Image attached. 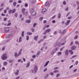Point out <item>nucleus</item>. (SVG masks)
<instances>
[{
    "label": "nucleus",
    "instance_id": "obj_1",
    "mask_svg": "<svg viewBox=\"0 0 79 79\" xmlns=\"http://www.w3.org/2000/svg\"><path fill=\"white\" fill-rule=\"evenodd\" d=\"M7 58H8V56H7V54H6V53L3 54L1 57L2 59L3 60H6Z\"/></svg>",
    "mask_w": 79,
    "mask_h": 79
},
{
    "label": "nucleus",
    "instance_id": "obj_2",
    "mask_svg": "<svg viewBox=\"0 0 79 79\" xmlns=\"http://www.w3.org/2000/svg\"><path fill=\"white\" fill-rule=\"evenodd\" d=\"M22 13L23 15H26L28 13V12L27 11L26 12H25V11H26V9L25 8H23L22 9Z\"/></svg>",
    "mask_w": 79,
    "mask_h": 79
},
{
    "label": "nucleus",
    "instance_id": "obj_3",
    "mask_svg": "<svg viewBox=\"0 0 79 79\" xmlns=\"http://www.w3.org/2000/svg\"><path fill=\"white\" fill-rule=\"evenodd\" d=\"M9 30H10V29H9V27H6L5 28L4 32L5 33H7V32H8V31H9Z\"/></svg>",
    "mask_w": 79,
    "mask_h": 79
},
{
    "label": "nucleus",
    "instance_id": "obj_4",
    "mask_svg": "<svg viewBox=\"0 0 79 79\" xmlns=\"http://www.w3.org/2000/svg\"><path fill=\"white\" fill-rule=\"evenodd\" d=\"M65 55H67V56H68V55H69V52L68 51V50L66 49L65 50Z\"/></svg>",
    "mask_w": 79,
    "mask_h": 79
},
{
    "label": "nucleus",
    "instance_id": "obj_5",
    "mask_svg": "<svg viewBox=\"0 0 79 79\" xmlns=\"http://www.w3.org/2000/svg\"><path fill=\"white\" fill-rule=\"evenodd\" d=\"M19 69H17L16 70V71L15 72V75H16L18 76V74H19Z\"/></svg>",
    "mask_w": 79,
    "mask_h": 79
},
{
    "label": "nucleus",
    "instance_id": "obj_6",
    "mask_svg": "<svg viewBox=\"0 0 79 79\" xmlns=\"http://www.w3.org/2000/svg\"><path fill=\"white\" fill-rule=\"evenodd\" d=\"M14 56L15 57V58H18L19 56V55L18 53H17V52H15V53L14 54Z\"/></svg>",
    "mask_w": 79,
    "mask_h": 79
},
{
    "label": "nucleus",
    "instance_id": "obj_7",
    "mask_svg": "<svg viewBox=\"0 0 79 79\" xmlns=\"http://www.w3.org/2000/svg\"><path fill=\"white\" fill-rule=\"evenodd\" d=\"M12 37V35L11 34L8 35L6 37V39H9V38H10V37Z\"/></svg>",
    "mask_w": 79,
    "mask_h": 79
},
{
    "label": "nucleus",
    "instance_id": "obj_8",
    "mask_svg": "<svg viewBox=\"0 0 79 79\" xmlns=\"http://www.w3.org/2000/svg\"><path fill=\"white\" fill-rule=\"evenodd\" d=\"M47 10V9L46 8H44L42 10L41 13H43V14H44V12H45V11Z\"/></svg>",
    "mask_w": 79,
    "mask_h": 79
},
{
    "label": "nucleus",
    "instance_id": "obj_9",
    "mask_svg": "<svg viewBox=\"0 0 79 79\" xmlns=\"http://www.w3.org/2000/svg\"><path fill=\"white\" fill-rule=\"evenodd\" d=\"M38 70V67L37 66H35L34 68V71L35 72H37Z\"/></svg>",
    "mask_w": 79,
    "mask_h": 79
},
{
    "label": "nucleus",
    "instance_id": "obj_10",
    "mask_svg": "<svg viewBox=\"0 0 79 79\" xmlns=\"http://www.w3.org/2000/svg\"><path fill=\"white\" fill-rule=\"evenodd\" d=\"M38 37H39V36L38 35L35 36L34 37V40H35V41H37V40Z\"/></svg>",
    "mask_w": 79,
    "mask_h": 79
},
{
    "label": "nucleus",
    "instance_id": "obj_11",
    "mask_svg": "<svg viewBox=\"0 0 79 79\" xmlns=\"http://www.w3.org/2000/svg\"><path fill=\"white\" fill-rule=\"evenodd\" d=\"M61 42H62V39L60 38L58 40L57 42V43H58V44H59V43Z\"/></svg>",
    "mask_w": 79,
    "mask_h": 79
},
{
    "label": "nucleus",
    "instance_id": "obj_12",
    "mask_svg": "<svg viewBox=\"0 0 79 79\" xmlns=\"http://www.w3.org/2000/svg\"><path fill=\"white\" fill-rule=\"evenodd\" d=\"M49 62L50 61H48L46 63H45V64L44 66V67H46L48 64V63H49Z\"/></svg>",
    "mask_w": 79,
    "mask_h": 79
},
{
    "label": "nucleus",
    "instance_id": "obj_13",
    "mask_svg": "<svg viewBox=\"0 0 79 79\" xmlns=\"http://www.w3.org/2000/svg\"><path fill=\"white\" fill-rule=\"evenodd\" d=\"M50 31H51V30H50V29H47V30H45V32L48 33V32H49Z\"/></svg>",
    "mask_w": 79,
    "mask_h": 79
},
{
    "label": "nucleus",
    "instance_id": "obj_14",
    "mask_svg": "<svg viewBox=\"0 0 79 79\" xmlns=\"http://www.w3.org/2000/svg\"><path fill=\"white\" fill-rule=\"evenodd\" d=\"M76 47L75 46H73L72 47H71V49L72 50H74L76 49Z\"/></svg>",
    "mask_w": 79,
    "mask_h": 79
},
{
    "label": "nucleus",
    "instance_id": "obj_15",
    "mask_svg": "<svg viewBox=\"0 0 79 79\" xmlns=\"http://www.w3.org/2000/svg\"><path fill=\"white\" fill-rule=\"evenodd\" d=\"M34 11V8H31L30 10V13H32Z\"/></svg>",
    "mask_w": 79,
    "mask_h": 79
},
{
    "label": "nucleus",
    "instance_id": "obj_16",
    "mask_svg": "<svg viewBox=\"0 0 79 79\" xmlns=\"http://www.w3.org/2000/svg\"><path fill=\"white\" fill-rule=\"evenodd\" d=\"M22 37H20L19 38V43H21V42H22Z\"/></svg>",
    "mask_w": 79,
    "mask_h": 79
},
{
    "label": "nucleus",
    "instance_id": "obj_17",
    "mask_svg": "<svg viewBox=\"0 0 79 79\" xmlns=\"http://www.w3.org/2000/svg\"><path fill=\"white\" fill-rule=\"evenodd\" d=\"M36 13L35 12H33L31 13V15L32 16H35L36 15Z\"/></svg>",
    "mask_w": 79,
    "mask_h": 79
},
{
    "label": "nucleus",
    "instance_id": "obj_18",
    "mask_svg": "<svg viewBox=\"0 0 79 79\" xmlns=\"http://www.w3.org/2000/svg\"><path fill=\"white\" fill-rule=\"evenodd\" d=\"M70 21H71V20H68L67 21V23H66V26H68L69 24V23L70 22Z\"/></svg>",
    "mask_w": 79,
    "mask_h": 79
},
{
    "label": "nucleus",
    "instance_id": "obj_19",
    "mask_svg": "<svg viewBox=\"0 0 79 79\" xmlns=\"http://www.w3.org/2000/svg\"><path fill=\"white\" fill-rule=\"evenodd\" d=\"M27 35H32V33L31 32H27Z\"/></svg>",
    "mask_w": 79,
    "mask_h": 79
},
{
    "label": "nucleus",
    "instance_id": "obj_20",
    "mask_svg": "<svg viewBox=\"0 0 79 79\" xmlns=\"http://www.w3.org/2000/svg\"><path fill=\"white\" fill-rule=\"evenodd\" d=\"M61 33L62 34H65L66 33V30H64L62 31Z\"/></svg>",
    "mask_w": 79,
    "mask_h": 79
},
{
    "label": "nucleus",
    "instance_id": "obj_21",
    "mask_svg": "<svg viewBox=\"0 0 79 79\" xmlns=\"http://www.w3.org/2000/svg\"><path fill=\"white\" fill-rule=\"evenodd\" d=\"M29 65H30V62H28L26 68H28L29 67Z\"/></svg>",
    "mask_w": 79,
    "mask_h": 79
},
{
    "label": "nucleus",
    "instance_id": "obj_22",
    "mask_svg": "<svg viewBox=\"0 0 79 79\" xmlns=\"http://www.w3.org/2000/svg\"><path fill=\"white\" fill-rule=\"evenodd\" d=\"M62 54V53L61 52H58L57 53V55L58 56H60V55H61V54Z\"/></svg>",
    "mask_w": 79,
    "mask_h": 79
},
{
    "label": "nucleus",
    "instance_id": "obj_23",
    "mask_svg": "<svg viewBox=\"0 0 79 79\" xmlns=\"http://www.w3.org/2000/svg\"><path fill=\"white\" fill-rule=\"evenodd\" d=\"M49 75L48 74H46V75L44 77V79H47V78L48 77Z\"/></svg>",
    "mask_w": 79,
    "mask_h": 79
},
{
    "label": "nucleus",
    "instance_id": "obj_24",
    "mask_svg": "<svg viewBox=\"0 0 79 79\" xmlns=\"http://www.w3.org/2000/svg\"><path fill=\"white\" fill-rule=\"evenodd\" d=\"M24 31H23L22 32L21 36L22 37H24Z\"/></svg>",
    "mask_w": 79,
    "mask_h": 79
},
{
    "label": "nucleus",
    "instance_id": "obj_25",
    "mask_svg": "<svg viewBox=\"0 0 79 79\" xmlns=\"http://www.w3.org/2000/svg\"><path fill=\"white\" fill-rule=\"evenodd\" d=\"M26 22L27 23H31V20L30 19L27 20L26 21Z\"/></svg>",
    "mask_w": 79,
    "mask_h": 79
},
{
    "label": "nucleus",
    "instance_id": "obj_26",
    "mask_svg": "<svg viewBox=\"0 0 79 79\" xmlns=\"http://www.w3.org/2000/svg\"><path fill=\"white\" fill-rule=\"evenodd\" d=\"M27 40H29V36L27 35L26 36Z\"/></svg>",
    "mask_w": 79,
    "mask_h": 79
},
{
    "label": "nucleus",
    "instance_id": "obj_27",
    "mask_svg": "<svg viewBox=\"0 0 79 79\" xmlns=\"http://www.w3.org/2000/svg\"><path fill=\"white\" fill-rule=\"evenodd\" d=\"M61 14L59 13L58 15V18L59 19H60L61 18Z\"/></svg>",
    "mask_w": 79,
    "mask_h": 79
},
{
    "label": "nucleus",
    "instance_id": "obj_28",
    "mask_svg": "<svg viewBox=\"0 0 79 79\" xmlns=\"http://www.w3.org/2000/svg\"><path fill=\"white\" fill-rule=\"evenodd\" d=\"M55 52V51H54V50H53V51L51 52V55H53Z\"/></svg>",
    "mask_w": 79,
    "mask_h": 79
},
{
    "label": "nucleus",
    "instance_id": "obj_29",
    "mask_svg": "<svg viewBox=\"0 0 79 79\" xmlns=\"http://www.w3.org/2000/svg\"><path fill=\"white\" fill-rule=\"evenodd\" d=\"M12 13V10L10 9L9 10L8 13L9 14H11V13Z\"/></svg>",
    "mask_w": 79,
    "mask_h": 79
},
{
    "label": "nucleus",
    "instance_id": "obj_30",
    "mask_svg": "<svg viewBox=\"0 0 79 79\" xmlns=\"http://www.w3.org/2000/svg\"><path fill=\"white\" fill-rule=\"evenodd\" d=\"M7 64H8V63L7 62H4L3 63V64L4 65H5V66H6V65H7Z\"/></svg>",
    "mask_w": 79,
    "mask_h": 79
},
{
    "label": "nucleus",
    "instance_id": "obj_31",
    "mask_svg": "<svg viewBox=\"0 0 79 79\" xmlns=\"http://www.w3.org/2000/svg\"><path fill=\"white\" fill-rule=\"evenodd\" d=\"M43 18H44V17H41L39 18V19L41 21H42V20H43Z\"/></svg>",
    "mask_w": 79,
    "mask_h": 79
},
{
    "label": "nucleus",
    "instance_id": "obj_32",
    "mask_svg": "<svg viewBox=\"0 0 79 79\" xmlns=\"http://www.w3.org/2000/svg\"><path fill=\"white\" fill-rule=\"evenodd\" d=\"M60 73H58L56 75V77L57 78H58V77H60Z\"/></svg>",
    "mask_w": 79,
    "mask_h": 79
},
{
    "label": "nucleus",
    "instance_id": "obj_33",
    "mask_svg": "<svg viewBox=\"0 0 79 79\" xmlns=\"http://www.w3.org/2000/svg\"><path fill=\"white\" fill-rule=\"evenodd\" d=\"M15 11H16V9H14L13 10H12V14L15 13Z\"/></svg>",
    "mask_w": 79,
    "mask_h": 79
},
{
    "label": "nucleus",
    "instance_id": "obj_34",
    "mask_svg": "<svg viewBox=\"0 0 79 79\" xmlns=\"http://www.w3.org/2000/svg\"><path fill=\"white\" fill-rule=\"evenodd\" d=\"M69 52H70L71 55H73V52L72 50H69Z\"/></svg>",
    "mask_w": 79,
    "mask_h": 79
},
{
    "label": "nucleus",
    "instance_id": "obj_35",
    "mask_svg": "<svg viewBox=\"0 0 79 79\" xmlns=\"http://www.w3.org/2000/svg\"><path fill=\"white\" fill-rule=\"evenodd\" d=\"M75 44L76 45H79V42H78L77 41H75Z\"/></svg>",
    "mask_w": 79,
    "mask_h": 79
},
{
    "label": "nucleus",
    "instance_id": "obj_36",
    "mask_svg": "<svg viewBox=\"0 0 79 79\" xmlns=\"http://www.w3.org/2000/svg\"><path fill=\"white\" fill-rule=\"evenodd\" d=\"M13 5L14 6H15L16 5V2H14Z\"/></svg>",
    "mask_w": 79,
    "mask_h": 79
},
{
    "label": "nucleus",
    "instance_id": "obj_37",
    "mask_svg": "<svg viewBox=\"0 0 79 79\" xmlns=\"http://www.w3.org/2000/svg\"><path fill=\"white\" fill-rule=\"evenodd\" d=\"M47 70H48L47 68H45L43 70V72H46V71H47Z\"/></svg>",
    "mask_w": 79,
    "mask_h": 79
},
{
    "label": "nucleus",
    "instance_id": "obj_38",
    "mask_svg": "<svg viewBox=\"0 0 79 79\" xmlns=\"http://www.w3.org/2000/svg\"><path fill=\"white\" fill-rule=\"evenodd\" d=\"M58 43H57V42L56 43V44H55L54 45V47H56L57 46V45H58Z\"/></svg>",
    "mask_w": 79,
    "mask_h": 79
},
{
    "label": "nucleus",
    "instance_id": "obj_39",
    "mask_svg": "<svg viewBox=\"0 0 79 79\" xmlns=\"http://www.w3.org/2000/svg\"><path fill=\"white\" fill-rule=\"evenodd\" d=\"M14 61V60H11L9 61V63H10L13 62Z\"/></svg>",
    "mask_w": 79,
    "mask_h": 79
},
{
    "label": "nucleus",
    "instance_id": "obj_40",
    "mask_svg": "<svg viewBox=\"0 0 79 79\" xmlns=\"http://www.w3.org/2000/svg\"><path fill=\"white\" fill-rule=\"evenodd\" d=\"M35 2H36V0H33L31 3L33 4H34V3H35Z\"/></svg>",
    "mask_w": 79,
    "mask_h": 79
},
{
    "label": "nucleus",
    "instance_id": "obj_41",
    "mask_svg": "<svg viewBox=\"0 0 79 79\" xmlns=\"http://www.w3.org/2000/svg\"><path fill=\"white\" fill-rule=\"evenodd\" d=\"M53 72L54 73H59V71L58 70H56L54 71Z\"/></svg>",
    "mask_w": 79,
    "mask_h": 79
},
{
    "label": "nucleus",
    "instance_id": "obj_42",
    "mask_svg": "<svg viewBox=\"0 0 79 79\" xmlns=\"http://www.w3.org/2000/svg\"><path fill=\"white\" fill-rule=\"evenodd\" d=\"M45 6H47L48 5V2H46L45 4Z\"/></svg>",
    "mask_w": 79,
    "mask_h": 79
},
{
    "label": "nucleus",
    "instance_id": "obj_43",
    "mask_svg": "<svg viewBox=\"0 0 79 79\" xmlns=\"http://www.w3.org/2000/svg\"><path fill=\"white\" fill-rule=\"evenodd\" d=\"M63 4L64 5H65L66 4V2L65 1H64L63 2Z\"/></svg>",
    "mask_w": 79,
    "mask_h": 79
},
{
    "label": "nucleus",
    "instance_id": "obj_44",
    "mask_svg": "<svg viewBox=\"0 0 79 79\" xmlns=\"http://www.w3.org/2000/svg\"><path fill=\"white\" fill-rule=\"evenodd\" d=\"M78 63H79V62L77 61H76L75 62V64L76 65H77V64H78Z\"/></svg>",
    "mask_w": 79,
    "mask_h": 79
},
{
    "label": "nucleus",
    "instance_id": "obj_45",
    "mask_svg": "<svg viewBox=\"0 0 79 79\" xmlns=\"http://www.w3.org/2000/svg\"><path fill=\"white\" fill-rule=\"evenodd\" d=\"M77 37H78V35H77L74 37V39H75V40H76V39H77Z\"/></svg>",
    "mask_w": 79,
    "mask_h": 79
},
{
    "label": "nucleus",
    "instance_id": "obj_46",
    "mask_svg": "<svg viewBox=\"0 0 79 79\" xmlns=\"http://www.w3.org/2000/svg\"><path fill=\"white\" fill-rule=\"evenodd\" d=\"M11 23H8V24L7 25V26H11Z\"/></svg>",
    "mask_w": 79,
    "mask_h": 79
},
{
    "label": "nucleus",
    "instance_id": "obj_47",
    "mask_svg": "<svg viewBox=\"0 0 79 79\" xmlns=\"http://www.w3.org/2000/svg\"><path fill=\"white\" fill-rule=\"evenodd\" d=\"M6 12H7V10H6V9L4 10V13H5V14H6Z\"/></svg>",
    "mask_w": 79,
    "mask_h": 79
},
{
    "label": "nucleus",
    "instance_id": "obj_48",
    "mask_svg": "<svg viewBox=\"0 0 79 79\" xmlns=\"http://www.w3.org/2000/svg\"><path fill=\"white\" fill-rule=\"evenodd\" d=\"M37 25V23H34L33 24V27H35V26Z\"/></svg>",
    "mask_w": 79,
    "mask_h": 79
},
{
    "label": "nucleus",
    "instance_id": "obj_49",
    "mask_svg": "<svg viewBox=\"0 0 79 79\" xmlns=\"http://www.w3.org/2000/svg\"><path fill=\"white\" fill-rule=\"evenodd\" d=\"M40 51H39L37 53V55H40Z\"/></svg>",
    "mask_w": 79,
    "mask_h": 79
},
{
    "label": "nucleus",
    "instance_id": "obj_50",
    "mask_svg": "<svg viewBox=\"0 0 79 79\" xmlns=\"http://www.w3.org/2000/svg\"><path fill=\"white\" fill-rule=\"evenodd\" d=\"M32 57L33 58H35V57H36V56H35V55H34L32 56Z\"/></svg>",
    "mask_w": 79,
    "mask_h": 79
},
{
    "label": "nucleus",
    "instance_id": "obj_51",
    "mask_svg": "<svg viewBox=\"0 0 79 79\" xmlns=\"http://www.w3.org/2000/svg\"><path fill=\"white\" fill-rule=\"evenodd\" d=\"M15 17H17V16H18V13H16L15 14Z\"/></svg>",
    "mask_w": 79,
    "mask_h": 79
},
{
    "label": "nucleus",
    "instance_id": "obj_52",
    "mask_svg": "<svg viewBox=\"0 0 79 79\" xmlns=\"http://www.w3.org/2000/svg\"><path fill=\"white\" fill-rule=\"evenodd\" d=\"M73 65H71L69 68V69H71V68H73Z\"/></svg>",
    "mask_w": 79,
    "mask_h": 79
},
{
    "label": "nucleus",
    "instance_id": "obj_53",
    "mask_svg": "<svg viewBox=\"0 0 79 79\" xmlns=\"http://www.w3.org/2000/svg\"><path fill=\"white\" fill-rule=\"evenodd\" d=\"M58 46H59V47H60V46H61L62 45L61 43H58Z\"/></svg>",
    "mask_w": 79,
    "mask_h": 79
},
{
    "label": "nucleus",
    "instance_id": "obj_54",
    "mask_svg": "<svg viewBox=\"0 0 79 79\" xmlns=\"http://www.w3.org/2000/svg\"><path fill=\"white\" fill-rule=\"evenodd\" d=\"M31 30H32V32H34L35 29L34 28H32L31 29Z\"/></svg>",
    "mask_w": 79,
    "mask_h": 79
},
{
    "label": "nucleus",
    "instance_id": "obj_55",
    "mask_svg": "<svg viewBox=\"0 0 79 79\" xmlns=\"http://www.w3.org/2000/svg\"><path fill=\"white\" fill-rule=\"evenodd\" d=\"M50 75L51 76H53L54 74L53 73V72H51L50 73Z\"/></svg>",
    "mask_w": 79,
    "mask_h": 79
},
{
    "label": "nucleus",
    "instance_id": "obj_56",
    "mask_svg": "<svg viewBox=\"0 0 79 79\" xmlns=\"http://www.w3.org/2000/svg\"><path fill=\"white\" fill-rule=\"evenodd\" d=\"M56 17V15H55L52 17V19H54V18H55Z\"/></svg>",
    "mask_w": 79,
    "mask_h": 79
},
{
    "label": "nucleus",
    "instance_id": "obj_57",
    "mask_svg": "<svg viewBox=\"0 0 79 79\" xmlns=\"http://www.w3.org/2000/svg\"><path fill=\"white\" fill-rule=\"evenodd\" d=\"M21 53H22L21 52H19L18 54H19V56H20V55H21Z\"/></svg>",
    "mask_w": 79,
    "mask_h": 79
},
{
    "label": "nucleus",
    "instance_id": "obj_58",
    "mask_svg": "<svg viewBox=\"0 0 79 79\" xmlns=\"http://www.w3.org/2000/svg\"><path fill=\"white\" fill-rule=\"evenodd\" d=\"M9 2L10 3L13 2V0H10L9 1Z\"/></svg>",
    "mask_w": 79,
    "mask_h": 79
},
{
    "label": "nucleus",
    "instance_id": "obj_59",
    "mask_svg": "<svg viewBox=\"0 0 79 79\" xmlns=\"http://www.w3.org/2000/svg\"><path fill=\"white\" fill-rule=\"evenodd\" d=\"M4 6V3H2V4H1V7H2V6Z\"/></svg>",
    "mask_w": 79,
    "mask_h": 79
},
{
    "label": "nucleus",
    "instance_id": "obj_60",
    "mask_svg": "<svg viewBox=\"0 0 79 79\" xmlns=\"http://www.w3.org/2000/svg\"><path fill=\"white\" fill-rule=\"evenodd\" d=\"M77 4L78 6H79V2L78 1L77 2Z\"/></svg>",
    "mask_w": 79,
    "mask_h": 79
},
{
    "label": "nucleus",
    "instance_id": "obj_61",
    "mask_svg": "<svg viewBox=\"0 0 79 79\" xmlns=\"http://www.w3.org/2000/svg\"><path fill=\"white\" fill-rule=\"evenodd\" d=\"M44 47H42L40 49V50H44Z\"/></svg>",
    "mask_w": 79,
    "mask_h": 79
},
{
    "label": "nucleus",
    "instance_id": "obj_62",
    "mask_svg": "<svg viewBox=\"0 0 79 79\" xmlns=\"http://www.w3.org/2000/svg\"><path fill=\"white\" fill-rule=\"evenodd\" d=\"M72 18V17H68V19H71Z\"/></svg>",
    "mask_w": 79,
    "mask_h": 79
},
{
    "label": "nucleus",
    "instance_id": "obj_63",
    "mask_svg": "<svg viewBox=\"0 0 79 79\" xmlns=\"http://www.w3.org/2000/svg\"><path fill=\"white\" fill-rule=\"evenodd\" d=\"M56 22V21L55 20H53L52 21V23H55Z\"/></svg>",
    "mask_w": 79,
    "mask_h": 79
},
{
    "label": "nucleus",
    "instance_id": "obj_64",
    "mask_svg": "<svg viewBox=\"0 0 79 79\" xmlns=\"http://www.w3.org/2000/svg\"><path fill=\"white\" fill-rule=\"evenodd\" d=\"M2 51H3L4 50H5V48L4 47H3L2 48Z\"/></svg>",
    "mask_w": 79,
    "mask_h": 79
}]
</instances>
